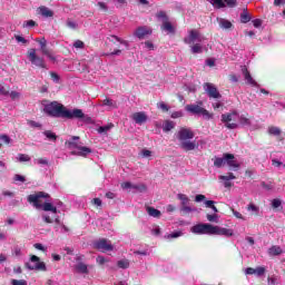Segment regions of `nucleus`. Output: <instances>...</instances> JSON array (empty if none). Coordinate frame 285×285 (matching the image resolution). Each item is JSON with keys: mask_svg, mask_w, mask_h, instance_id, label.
Segmentation results:
<instances>
[{"mask_svg": "<svg viewBox=\"0 0 285 285\" xmlns=\"http://www.w3.org/2000/svg\"><path fill=\"white\" fill-rule=\"evenodd\" d=\"M43 112L48 117H55L56 119H79L83 124H92V118L81 109H67L66 106L61 105L59 101H51L45 105Z\"/></svg>", "mask_w": 285, "mask_h": 285, "instance_id": "nucleus-1", "label": "nucleus"}, {"mask_svg": "<svg viewBox=\"0 0 285 285\" xmlns=\"http://www.w3.org/2000/svg\"><path fill=\"white\" fill-rule=\"evenodd\" d=\"M48 197V194L40 191L38 194H31L28 196L29 204H32L35 208L38 210L42 209L46 213H52V215H57L59 213L57 207H55L51 203H42L41 199Z\"/></svg>", "mask_w": 285, "mask_h": 285, "instance_id": "nucleus-2", "label": "nucleus"}, {"mask_svg": "<svg viewBox=\"0 0 285 285\" xmlns=\"http://www.w3.org/2000/svg\"><path fill=\"white\" fill-rule=\"evenodd\" d=\"M195 138V132L188 128H181L178 131V140L180 141L179 146L181 150H185V153H189L190 150H197L199 148V145L195 141H190V139Z\"/></svg>", "mask_w": 285, "mask_h": 285, "instance_id": "nucleus-3", "label": "nucleus"}, {"mask_svg": "<svg viewBox=\"0 0 285 285\" xmlns=\"http://www.w3.org/2000/svg\"><path fill=\"white\" fill-rule=\"evenodd\" d=\"M65 146L69 148V150L77 149L78 151H72L71 155H77L78 157H88L90 153H92V149L89 147L81 146V142L79 141V136H72L70 140H67L65 142Z\"/></svg>", "mask_w": 285, "mask_h": 285, "instance_id": "nucleus-4", "label": "nucleus"}, {"mask_svg": "<svg viewBox=\"0 0 285 285\" xmlns=\"http://www.w3.org/2000/svg\"><path fill=\"white\" fill-rule=\"evenodd\" d=\"M229 166V168H239V164L235 161V155L224 154L223 157L214 158L215 168H222L224 166Z\"/></svg>", "mask_w": 285, "mask_h": 285, "instance_id": "nucleus-5", "label": "nucleus"}, {"mask_svg": "<svg viewBox=\"0 0 285 285\" xmlns=\"http://www.w3.org/2000/svg\"><path fill=\"white\" fill-rule=\"evenodd\" d=\"M199 105H187L185 109L187 112L191 115H202L205 119H213V114H209L207 109L202 107V101L198 102Z\"/></svg>", "mask_w": 285, "mask_h": 285, "instance_id": "nucleus-6", "label": "nucleus"}, {"mask_svg": "<svg viewBox=\"0 0 285 285\" xmlns=\"http://www.w3.org/2000/svg\"><path fill=\"white\" fill-rule=\"evenodd\" d=\"M27 57L32 66H36L37 68H45V70H48V65H46V60L37 56V49H29L27 52Z\"/></svg>", "mask_w": 285, "mask_h": 285, "instance_id": "nucleus-7", "label": "nucleus"}, {"mask_svg": "<svg viewBox=\"0 0 285 285\" xmlns=\"http://www.w3.org/2000/svg\"><path fill=\"white\" fill-rule=\"evenodd\" d=\"M30 262L35 265L30 263H26L24 266L26 268H28V271H43V272L48 271L46 263L41 262V258H39V256L32 255L30 257Z\"/></svg>", "mask_w": 285, "mask_h": 285, "instance_id": "nucleus-8", "label": "nucleus"}, {"mask_svg": "<svg viewBox=\"0 0 285 285\" xmlns=\"http://www.w3.org/2000/svg\"><path fill=\"white\" fill-rule=\"evenodd\" d=\"M94 248H96V250H100V253H110L115 247L108 239L100 238L94 242Z\"/></svg>", "mask_w": 285, "mask_h": 285, "instance_id": "nucleus-9", "label": "nucleus"}, {"mask_svg": "<svg viewBox=\"0 0 285 285\" xmlns=\"http://www.w3.org/2000/svg\"><path fill=\"white\" fill-rule=\"evenodd\" d=\"M214 225L210 224H197L191 227V233L195 235H213Z\"/></svg>", "mask_w": 285, "mask_h": 285, "instance_id": "nucleus-10", "label": "nucleus"}, {"mask_svg": "<svg viewBox=\"0 0 285 285\" xmlns=\"http://www.w3.org/2000/svg\"><path fill=\"white\" fill-rule=\"evenodd\" d=\"M202 43L203 41H206V37L202 36V33H199V31L193 29L189 31L188 37L184 38V43H187L188 46H190L191 43L195 42Z\"/></svg>", "mask_w": 285, "mask_h": 285, "instance_id": "nucleus-11", "label": "nucleus"}, {"mask_svg": "<svg viewBox=\"0 0 285 285\" xmlns=\"http://www.w3.org/2000/svg\"><path fill=\"white\" fill-rule=\"evenodd\" d=\"M203 88L209 99H222V94L214 83L205 82Z\"/></svg>", "mask_w": 285, "mask_h": 285, "instance_id": "nucleus-12", "label": "nucleus"}, {"mask_svg": "<svg viewBox=\"0 0 285 285\" xmlns=\"http://www.w3.org/2000/svg\"><path fill=\"white\" fill-rule=\"evenodd\" d=\"M148 35H153V29L148 27H138L134 32V37H137V39H140V40L146 39Z\"/></svg>", "mask_w": 285, "mask_h": 285, "instance_id": "nucleus-13", "label": "nucleus"}, {"mask_svg": "<svg viewBox=\"0 0 285 285\" xmlns=\"http://www.w3.org/2000/svg\"><path fill=\"white\" fill-rule=\"evenodd\" d=\"M131 119L138 126H142V124H146V121H148V115H146V112L144 111H138L132 114Z\"/></svg>", "mask_w": 285, "mask_h": 285, "instance_id": "nucleus-14", "label": "nucleus"}, {"mask_svg": "<svg viewBox=\"0 0 285 285\" xmlns=\"http://www.w3.org/2000/svg\"><path fill=\"white\" fill-rule=\"evenodd\" d=\"M240 70L243 72V77L246 81V83H248L249 86H254L255 88H257V81H255V79H253V76H250V71H248V68H246V66H242Z\"/></svg>", "mask_w": 285, "mask_h": 285, "instance_id": "nucleus-15", "label": "nucleus"}, {"mask_svg": "<svg viewBox=\"0 0 285 285\" xmlns=\"http://www.w3.org/2000/svg\"><path fill=\"white\" fill-rule=\"evenodd\" d=\"M213 235H223L224 237H233L234 232H233V229L214 226Z\"/></svg>", "mask_w": 285, "mask_h": 285, "instance_id": "nucleus-16", "label": "nucleus"}, {"mask_svg": "<svg viewBox=\"0 0 285 285\" xmlns=\"http://www.w3.org/2000/svg\"><path fill=\"white\" fill-rule=\"evenodd\" d=\"M38 12L39 14H41V17H45L46 19L55 17V11L50 10L48 7L45 6L39 7Z\"/></svg>", "mask_w": 285, "mask_h": 285, "instance_id": "nucleus-17", "label": "nucleus"}, {"mask_svg": "<svg viewBox=\"0 0 285 285\" xmlns=\"http://www.w3.org/2000/svg\"><path fill=\"white\" fill-rule=\"evenodd\" d=\"M217 22L219 24V28H222V30H230V28H233V22H230L227 19L217 18Z\"/></svg>", "mask_w": 285, "mask_h": 285, "instance_id": "nucleus-18", "label": "nucleus"}, {"mask_svg": "<svg viewBox=\"0 0 285 285\" xmlns=\"http://www.w3.org/2000/svg\"><path fill=\"white\" fill-rule=\"evenodd\" d=\"M36 41L37 43H39L42 55H48L50 52V49H48V41L46 40V38L36 39Z\"/></svg>", "mask_w": 285, "mask_h": 285, "instance_id": "nucleus-19", "label": "nucleus"}, {"mask_svg": "<svg viewBox=\"0 0 285 285\" xmlns=\"http://www.w3.org/2000/svg\"><path fill=\"white\" fill-rule=\"evenodd\" d=\"M282 253H284V250L282 249L281 246L273 245L272 247L268 248V255L271 257H277L278 255H282Z\"/></svg>", "mask_w": 285, "mask_h": 285, "instance_id": "nucleus-20", "label": "nucleus"}, {"mask_svg": "<svg viewBox=\"0 0 285 285\" xmlns=\"http://www.w3.org/2000/svg\"><path fill=\"white\" fill-rule=\"evenodd\" d=\"M161 30H165V32H169V35H175V27H173V23H170L169 20L163 22Z\"/></svg>", "mask_w": 285, "mask_h": 285, "instance_id": "nucleus-21", "label": "nucleus"}, {"mask_svg": "<svg viewBox=\"0 0 285 285\" xmlns=\"http://www.w3.org/2000/svg\"><path fill=\"white\" fill-rule=\"evenodd\" d=\"M147 213L149 217H156L157 219L161 217V212L155 207H147Z\"/></svg>", "mask_w": 285, "mask_h": 285, "instance_id": "nucleus-22", "label": "nucleus"}, {"mask_svg": "<svg viewBox=\"0 0 285 285\" xmlns=\"http://www.w3.org/2000/svg\"><path fill=\"white\" fill-rule=\"evenodd\" d=\"M267 132L268 135H272V137H279V135H282V129L276 126H271L268 127Z\"/></svg>", "mask_w": 285, "mask_h": 285, "instance_id": "nucleus-23", "label": "nucleus"}, {"mask_svg": "<svg viewBox=\"0 0 285 285\" xmlns=\"http://www.w3.org/2000/svg\"><path fill=\"white\" fill-rule=\"evenodd\" d=\"M77 273H81L82 275H88V265L83 264V263H78L75 266Z\"/></svg>", "mask_w": 285, "mask_h": 285, "instance_id": "nucleus-24", "label": "nucleus"}, {"mask_svg": "<svg viewBox=\"0 0 285 285\" xmlns=\"http://www.w3.org/2000/svg\"><path fill=\"white\" fill-rule=\"evenodd\" d=\"M191 55H202L204 52V47L200 43H195L190 48Z\"/></svg>", "mask_w": 285, "mask_h": 285, "instance_id": "nucleus-25", "label": "nucleus"}, {"mask_svg": "<svg viewBox=\"0 0 285 285\" xmlns=\"http://www.w3.org/2000/svg\"><path fill=\"white\" fill-rule=\"evenodd\" d=\"M177 199L180 200V204L183 207L188 206V204H190V198H188V196H186V194H178Z\"/></svg>", "mask_w": 285, "mask_h": 285, "instance_id": "nucleus-26", "label": "nucleus"}, {"mask_svg": "<svg viewBox=\"0 0 285 285\" xmlns=\"http://www.w3.org/2000/svg\"><path fill=\"white\" fill-rule=\"evenodd\" d=\"M175 128V122L173 120H166L163 125L164 132H170Z\"/></svg>", "mask_w": 285, "mask_h": 285, "instance_id": "nucleus-27", "label": "nucleus"}, {"mask_svg": "<svg viewBox=\"0 0 285 285\" xmlns=\"http://www.w3.org/2000/svg\"><path fill=\"white\" fill-rule=\"evenodd\" d=\"M234 115H237V111H234V112H232V114H223V115H222V121H223V124H229V121L233 120V116H234Z\"/></svg>", "mask_w": 285, "mask_h": 285, "instance_id": "nucleus-28", "label": "nucleus"}, {"mask_svg": "<svg viewBox=\"0 0 285 285\" xmlns=\"http://www.w3.org/2000/svg\"><path fill=\"white\" fill-rule=\"evenodd\" d=\"M248 21H250V14H248L247 9H244L243 12L240 13V22L248 23Z\"/></svg>", "mask_w": 285, "mask_h": 285, "instance_id": "nucleus-29", "label": "nucleus"}, {"mask_svg": "<svg viewBox=\"0 0 285 285\" xmlns=\"http://www.w3.org/2000/svg\"><path fill=\"white\" fill-rule=\"evenodd\" d=\"M43 135L47 137V139H49V141H57L58 139L57 134L52 132L51 130L43 131Z\"/></svg>", "mask_w": 285, "mask_h": 285, "instance_id": "nucleus-30", "label": "nucleus"}, {"mask_svg": "<svg viewBox=\"0 0 285 285\" xmlns=\"http://www.w3.org/2000/svg\"><path fill=\"white\" fill-rule=\"evenodd\" d=\"M43 217V220L46 222V224H52V219H55V223L56 224H61V220L57 217V216H48V215H45L42 216Z\"/></svg>", "mask_w": 285, "mask_h": 285, "instance_id": "nucleus-31", "label": "nucleus"}, {"mask_svg": "<svg viewBox=\"0 0 285 285\" xmlns=\"http://www.w3.org/2000/svg\"><path fill=\"white\" fill-rule=\"evenodd\" d=\"M102 106H109V108H118L117 101L110 98H106L105 100H102Z\"/></svg>", "mask_w": 285, "mask_h": 285, "instance_id": "nucleus-32", "label": "nucleus"}, {"mask_svg": "<svg viewBox=\"0 0 285 285\" xmlns=\"http://www.w3.org/2000/svg\"><path fill=\"white\" fill-rule=\"evenodd\" d=\"M156 19H158V21H163V23H165V21H168V14H166V11H158L156 13Z\"/></svg>", "mask_w": 285, "mask_h": 285, "instance_id": "nucleus-33", "label": "nucleus"}, {"mask_svg": "<svg viewBox=\"0 0 285 285\" xmlns=\"http://www.w3.org/2000/svg\"><path fill=\"white\" fill-rule=\"evenodd\" d=\"M209 3H212L214 8H226V3L224 2V0H209Z\"/></svg>", "mask_w": 285, "mask_h": 285, "instance_id": "nucleus-34", "label": "nucleus"}, {"mask_svg": "<svg viewBox=\"0 0 285 285\" xmlns=\"http://www.w3.org/2000/svg\"><path fill=\"white\" fill-rule=\"evenodd\" d=\"M218 179H220V181H224L225 188H230L233 186L229 176H219Z\"/></svg>", "mask_w": 285, "mask_h": 285, "instance_id": "nucleus-35", "label": "nucleus"}, {"mask_svg": "<svg viewBox=\"0 0 285 285\" xmlns=\"http://www.w3.org/2000/svg\"><path fill=\"white\" fill-rule=\"evenodd\" d=\"M132 189L137 190L138 193H146L148 187L144 184L132 185Z\"/></svg>", "mask_w": 285, "mask_h": 285, "instance_id": "nucleus-36", "label": "nucleus"}, {"mask_svg": "<svg viewBox=\"0 0 285 285\" xmlns=\"http://www.w3.org/2000/svg\"><path fill=\"white\" fill-rule=\"evenodd\" d=\"M117 266L118 268L126 269L130 267V262H128L127 259L118 261Z\"/></svg>", "mask_w": 285, "mask_h": 285, "instance_id": "nucleus-37", "label": "nucleus"}, {"mask_svg": "<svg viewBox=\"0 0 285 285\" xmlns=\"http://www.w3.org/2000/svg\"><path fill=\"white\" fill-rule=\"evenodd\" d=\"M265 274H266V267L259 266V267H256V268H255L254 275H255L256 277H262V275H265Z\"/></svg>", "mask_w": 285, "mask_h": 285, "instance_id": "nucleus-38", "label": "nucleus"}, {"mask_svg": "<svg viewBox=\"0 0 285 285\" xmlns=\"http://www.w3.org/2000/svg\"><path fill=\"white\" fill-rule=\"evenodd\" d=\"M181 213L188 214V213H197V208L189 207L188 205H185L180 208Z\"/></svg>", "mask_w": 285, "mask_h": 285, "instance_id": "nucleus-39", "label": "nucleus"}, {"mask_svg": "<svg viewBox=\"0 0 285 285\" xmlns=\"http://www.w3.org/2000/svg\"><path fill=\"white\" fill-rule=\"evenodd\" d=\"M239 124L240 126H250V119L246 118L245 116H240L239 117Z\"/></svg>", "mask_w": 285, "mask_h": 285, "instance_id": "nucleus-40", "label": "nucleus"}, {"mask_svg": "<svg viewBox=\"0 0 285 285\" xmlns=\"http://www.w3.org/2000/svg\"><path fill=\"white\" fill-rule=\"evenodd\" d=\"M17 161H20V163L30 161V156L26 154H19L17 157Z\"/></svg>", "mask_w": 285, "mask_h": 285, "instance_id": "nucleus-41", "label": "nucleus"}, {"mask_svg": "<svg viewBox=\"0 0 285 285\" xmlns=\"http://www.w3.org/2000/svg\"><path fill=\"white\" fill-rule=\"evenodd\" d=\"M184 235V233L181 232H173L171 234H169L167 236V239H177V237H181Z\"/></svg>", "mask_w": 285, "mask_h": 285, "instance_id": "nucleus-42", "label": "nucleus"}, {"mask_svg": "<svg viewBox=\"0 0 285 285\" xmlns=\"http://www.w3.org/2000/svg\"><path fill=\"white\" fill-rule=\"evenodd\" d=\"M207 219L208 222H214L215 224H217V222H219V216L217 214H207Z\"/></svg>", "mask_w": 285, "mask_h": 285, "instance_id": "nucleus-43", "label": "nucleus"}, {"mask_svg": "<svg viewBox=\"0 0 285 285\" xmlns=\"http://www.w3.org/2000/svg\"><path fill=\"white\" fill-rule=\"evenodd\" d=\"M0 141H2V144H10L12 139H10V136L8 135H0ZM0 148H1V142H0Z\"/></svg>", "mask_w": 285, "mask_h": 285, "instance_id": "nucleus-44", "label": "nucleus"}, {"mask_svg": "<svg viewBox=\"0 0 285 285\" xmlns=\"http://www.w3.org/2000/svg\"><path fill=\"white\" fill-rule=\"evenodd\" d=\"M35 26H37L35 20H28L23 22L22 28H35Z\"/></svg>", "mask_w": 285, "mask_h": 285, "instance_id": "nucleus-45", "label": "nucleus"}, {"mask_svg": "<svg viewBox=\"0 0 285 285\" xmlns=\"http://www.w3.org/2000/svg\"><path fill=\"white\" fill-rule=\"evenodd\" d=\"M140 156H141L144 159H146V158L153 156V151H150V150H148V149H142V150L140 151Z\"/></svg>", "mask_w": 285, "mask_h": 285, "instance_id": "nucleus-46", "label": "nucleus"}, {"mask_svg": "<svg viewBox=\"0 0 285 285\" xmlns=\"http://www.w3.org/2000/svg\"><path fill=\"white\" fill-rule=\"evenodd\" d=\"M158 108H160V110H163V112H168L170 110V107H168V105H166V102H159L157 105Z\"/></svg>", "mask_w": 285, "mask_h": 285, "instance_id": "nucleus-47", "label": "nucleus"}, {"mask_svg": "<svg viewBox=\"0 0 285 285\" xmlns=\"http://www.w3.org/2000/svg\"><path fill=\"white\" fill-rule=\"evenodd\" d=\"M223 2L226 3L228 8H235V6H237V0H223Z\"/></svg>", "mask_w": 285, "mask_h": 285, "instance_id": "nucleus-48", "label": "nucleus"}, {"mask_svg": "<svg viewBox=\"0 0 285 285\" xmlns=\"http://www.w3.org/2000/svg\"><path fill=\"white\" fill-rule=\"evenodd\" d=\"M13 181H21V183L23 184V183H26V176L16 174V175L13 176Z\"/></svg>", "mask_w": 285, "mask_h": 285, "instance_id": "nucleus-49", "label": "nucleus"}, {"mask_svg": "<svg viewBox=\"0 0 285 285\" xmlns=\"http://www.w3.org/2000/svg\"><path fill=\"white\" fill-rule=\"evenodd\" d=\"M11 284L12 285H28V282H26V279H12Z\"/></svg>", "mask_w": 285, "mask_h": 285, "instance_id": "nucleus-50", "label": "nucleus"}, {"mask_svg": "<svg viewBox=\"0 0 285 285\" xmlns=\"http://www.w3.org/2000/svg\"><path fill=\"white\" fill-rule=\"evenodd\" d=\"M195 202H196L197 204H199V203H202V202H206V196L203 195V194H198V195L195 196Z\"/></svg>", "mask_w": 285, "mask_h": 285, "instance_id": "nucleus-51", "label": "nucleus"}, {"mask_svg": "<svg viewBox=\"0 0 285 285\" xmlns=\"http://www.w3.org/2000/svg\"><path fill=\"white\" fill-rule=\"evenodd\" d=\"M98 8H100L104 12H108V4L106 2H97Z\"/></svg>", "mask_w": 285, "mask_h": 285, "instance_id": "nucleus-52", "label": "nucleus"}, {"mask_svg": "<svg viewBox=\"0 0 285 285\" xmlns=\"http://www.w3.org/2000/svg\"><path fill=\"white\" fill-rule=\"evenodd\" d=\"M67 27H68V28H71V30H77V22H75V21H72V20H70V19H68V20H67Z\"/></svg>", "mask_w": 285, "mask_h": 285, "instance_id": "nucleus-53", "label": "nucleus"}, {"mask_svg": "<svg viewBox=\"0 0 285 285\" xmlns=\"http://www.w3.org/2000/svg\"><path fill=\"white\" fill-rule=\"evenodd\" d=\"M50 76H51L52 81H55V83H59V80H60L61 78L57 75V72L51 71V72H50Z\"/></svg>", "mask_w": 285, "mask_h": 285, "instance_id": "nucleus-54", "label": "nucleus"}, {"mask_svg": "<svg viewBox=\"0 0 285 285\" xmlns=\"http://www.w3.org/2000/svg\"><path fill=\"white\" fill-rule=\"evenodd\" d=\"M180 117H184V111H174L171 114V119H179Z\"/></svg>", "mask_w": 285, "mask_h": 285, "instance_id": "nucleus-55", "label": "nucleus"}, {"mask_svg": "<svg viewBox=\"0 0 285 285\" xmlns=\"http://www.w3.org/2000/svg\"><path fill=\"white\" fill-rule=\"evenodd\" d=\"M85 46H86V45H85L83 41H81V40H76L75 43H73V48L83 49Z\"/></svg>", "mask_w": 285, "mask_h": 285, "instance_id": "nucleus-56", "label": "nucleus"}, {"mask_svg": "<svg viewBox=\"0 0 285 285\" xmlns=\"http://www.w3.org/2000/svg\"><path fill=\"white\" fill-rule=\"evenodd\" d=\"M132 183H130V181H126V183H122L121 184V188L124 189V190H128L129 188H132Z\"/></svg>", "mask_w": 285, "mask_h": 285, "instance_id": "nucleus-57", "label": "nucleus"}, {"mask_svg": "<svg viewBox=\"0 0 285 285\" xmlns=\"http://www.w3.org/2000/svg\"><path fill=\"white\" fill-rule=\"evenodd\" d=\"M16 41H18V43H28V40L21 36H14Z\"/></svg>", "mask_w": 285, "mask_h": 285, "instance_id": "nucleus-58", "label": "nucleus"}, {"mask_svg": "<svg viewBox=\"0 0 285 285\" xmlns=\"http://www.w3.org/2000/svg\"><path fill=\"white\" fill-rule=\"evenodd\" d=\"M33 248H37V250H42V253H46V247L43 246V244L36 243L33 245Z\"/></svg>", "mask_w": 285, "mask_h": 285, "instance_id": "nucleus-59", "label": "nucleus"}, {"mask_svg": "<svg viewBox=\"0 0 285 285\" xmlns=\"http://www.w3.org/2000/svg\"><path fill=\"white\" fill-rule=\"evenodd\" d=\"M0 95H3L4 97H8L10 95V91L6 89L2 85H0Z\"/></svg>", "mask_w": 285, "mask_h": 285, "instance_id": "nucleus-60", "label": "nucleus"}, {"mask_svg": "<svg viewBox=\"0 0 285 285\" xmlns=\"http://www.w3.org/2000/svg\"><path fill=\"white\" fill-rule=\"evenodd\" d=\"M272 206H273V208H279V206H282V200H279L277 198L273 199Z\"/></svg>", "mask_w": 285, "mask_h": 285, "instance_id": "nucleus-61", "label": "nucleus"}, {"mask_svg": "<svg viewBox=\"0 0 285 285\" xmlns=\"http://www.w3.org/2000/svg\"><path fill=\"white\" fill-rule=\"evenodd\" d=\"M110 130V126H102L98 128V132L101 135L104 132H108Z\"/></svg>", "mask_w": 285, "mask_h": 285, "instance_id": "nucleus-62", "label": "nucleus"}, {"mask_svg": "<svg viewBox=\"0 0 285 285\" xmlns=\"http://www.w3.org/2000/svg\"><path fill=\"white\" fill-rule=\"evenodd\" d=\"M9 95L12 100L19 99V97L21 96V94L17 92V91H11V92H9Z\"/></svg>", "mask_w": 285, "mask_h": 285, "instance_id": "nucleus-63", "label": "nucleus"}, {"mask_svg": "<svg viewBox=\"0 0 285 285\" xmlns=\"http://www.w3.org/2000/svg\"><path fill=\"white\" fill-rule=\"evenodd\" d=\"M253 26L254 28H262V20L261 19L253 20Z\"/></svg>", "mask_w": 285, "mask_h": 285, "instance_id": "nucleus-64", "label": "nucleus"}]
</instances>
